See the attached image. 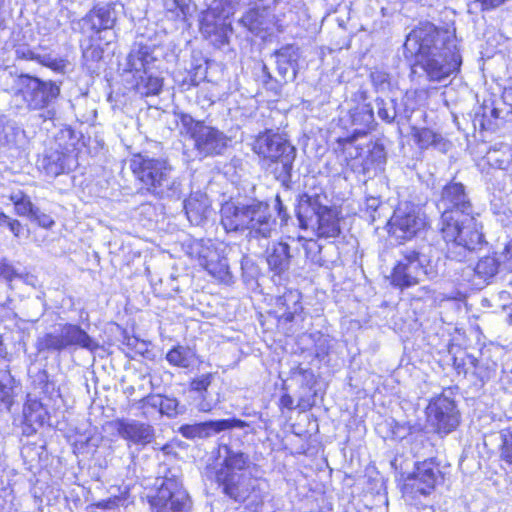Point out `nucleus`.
<instances>
[{"label":"nucleus","mask_w":512,"mask_h":512,"mask_svg":"<svg viewBox=\"0 0 512 512\" xmlns=\"http://www.w3.org/2000/svg\"><path fill=\"white\" fill-rule=\"evenodd\" d=\"M481 4L482 10H492L503 5L507 0H477Z\"/></svg>","instance_id":"nucleus-52"},{"label":"nucleus","mask_w":512,"mask_h":512,"mask_svg":"<svg viewBox=\"0 0 512 512\" xmlns=\"http://www.w3.org/2000/svg\"><path fill=\"white\" fill-rule=\"evenodd\" d=\"M241 22L254 33L267 31L270 29L271 25V21L268 19V11L265 8L250 9L243 15Z\"/></svg>","instance_id":"nucleus-27"},{"label":"nucleus","mask_w":512,"mask_h":512,"mask_svg":"<svg viewBox=\"0 0 512 512\" xmlns=\"http://www.w3.org/2000/svg\"><path fill=\"white\" fill-rule=\"evenodd\" d=\"M316 344V356L324 358L328 354L329 344L328 339L324 335H319Z\"/></svg>","instance_id":"nucleus-51"},{"label":"nucleus","mask_w":512,"mask_h":512,"mask_svg":"<svg viewBox=\"0 0 512 512\" xmlns=\"http://www.w3.org/2000/svg\"><path fill=\"white\" fill-rule=\"evenodd\" d=\"M155 60L149 46L138 45L128 55V67L133 72L135 89L142 96L156 95L162 88V80L152 73Z\"/></svg>","instance_id":"nucleus-10"},{"label":"nucleus","mask_w":512,"mask_h":512,"mask_svg":"<svg viewBox=\"0 0 512 512\" xmlns=\"http://www.w3.org/2000/svg\"><path fill=\"white\" fill-rule=\"evenodd\" d=\"M499 269H501V265L498 256L495 254L494 256L481 258L476 264L475 272L486 280L495 276Z\"/></svg>","instance_id":"nucleus-38"},{"label":"nucleus","mask_w":512,"mask_h":512,"mask_svg":"<svg viewBox=\"0 0 512 512\" xmlns=\"http://www.w3.org/2000/svg\"><path fill=\"white\" fill-rule=\"evenodd\" d=\"M219 456L223 458V462L216 471V481L223 492L238 502H245L253 495L258 498V480L246 473L250 467L249 456L228 445L219 448Z\"/></svg>","instance_id":"nucleus-3"},{"label":"nucleus","mask_w":512,"mask_h":512,"mask_svg":"<svg viewBox=\"0 0 512 512\" xmlns=\"http://www.w3.org/2000/svg\"><path fill=\"white\" fill-rule=\"evenodd\" d=\"M426 225L425 217L418 207L410 202H401L388 221V232L398 240H410Z\"/></svg>","instance_id":"nucleus-11"},{"label":"nucleus","mask_w":512,"mask_h":512,"mask_svg":"<svg viewBox=\"0 0 512 512\" xmlns=\"http://www.w3.org/2000/svg\"><path fill=\"white\" fill-rule=\"evenodd\" d=\"M280 405L283 408L293 409L294 400L289 394H284L280 398Z\"/></svg>","instance_id":"nucleus-55"},{"label":"nucleus","mask_w":512,"mask_h":512,"mask_svg":"<svg viewBox=\"0 0 512 512\" xmlns=\"http://www.w3.org/2000/svg\"><path fill=\"white\" fill-rule=\"evenodd\" d=\"M25 144V131L15 121L0 117V145L21 148Z\"/></svg>","instance_id":"nucleus-24"},{"label":"nucleus","mask_w":512,"mask_h":512,"mask_svg":"<svg viewBox=\"0 0 512 512\" xmlns=\"http://www.w3.org/2000/svg\"><path fill=\"white\" fill-rule=\"evenodd\" d=\"M283 17L284 19L277 18L276 20V24L278 25L279 28H282L284 24H289L296 20L295 12L292 10V8L289 9L288 14L283 15Z\"/></svg>","instance_id":"nucleus-53"},{"label":"nucleus","mask_w":512,"mask_h":512,"mask_svg":"<svg viewBox=\"0 0 512 512\" xmlns=\"http://www.w3.org/2000/svg\"><path fill=\"white\" fill-rule=\"evenodd\" d=\"M220 213L221 225L226 232L247 231L250 239H267L275 229L276 222L265 202H226Z\"/></svg>","instance_id":"nucleus-2"},{"label":"nucleus","mask_w":512,"mask_h":512,"mask_svg":"<svg viewBox=\"0 0 512 512\" xmlns=\"http://www.w3.org/2000/svg\"><path fill=\"white\" fill-rule=\"evenodd\" d=\"M212 374H203L190 383V392L194 393L193 401L195 407L201 412H210L217 404L209 392L212 383Z\"/></svg>","instance_id":"nucleus-21"},{"label":"nucleus","mask_w":512,"mask_h":512,"mask_svg":"<svg viewBox=\"0 0 512 512\" xmlns=\"http://www.w3.org/2000/svg\"><path fill=\"white\" fill-rule=\"evenodd\" d=\"M16 86V95L22 97L29 110H44V119H51L54 116L49 107L60 95V87L55 82L23 74L18 77Z\"/></svg>","instance_id":"nucleus-7"},{"label":"nucleus","mask_w":512,"mask_h":512,"mask_svg":"<svg viewBox=\"0 0 512 512\" xmlns=\"http://www.w3.org/2000/svg\"><path fill=\"white\" fill-rule=\"evenodd\" d=\"M437 274L436 266L427 254L405 249L393 269L391 278L393 285L406 288L418 284L424 277L433 279Z\"/></svg>","instance_id":"nucleus-8"},{"label":"nucleus","mask_w":512,"mask_h":512,"mask_svg":"<svg viewBox=\"0 0 512 512\" xmlns=\"http://www.w3.org/2000/svg\"><path fill=\"white\" fill-rule=\"evenodd\" d=\"M276 64L279 73L285 77L290 68H293L298 59V48L293 45L282 47L276 52Z\"/></svg>","instance_id":"nucleus-30"},{"label":"nucleus","mask_w":512,"mask_h":512,"mask_svg":"<svg viewBox=\"0 0 512 512\" xmlns=\"http://www.w3.org/2000/svg\"><path fill=\"white\" fill-rule=\"evenodd\" d=\"M498 256L501 269L507 272H512V239L505 244L500 252H496Z\"/></svg>","instance_id":"nucleus-45"},{"label":"nucleus","mask_w":512,"mask_h":512,"mask_svg":"<svg viewBox=\"0 0 512 512\" xmlns=\"http://www.w3.org/2000/svg\"><path fill=\"white\" fill-rule=\"evenodd\" d=\"M10 201L14 204L15 212L19 216L31 218L36 206L32 203L30 197L23 191H16L9 196Z\"/></svg>","instance_id":"nucleus-37"},{"label":"nucleus","mask_w":512,"mask_h":512,"mask_svg":"<svg viewBox=\"0 0 512 512\" xmlns=\"http://www.w3.org/2000/svg\"><path fill=\"white\" fill-rule=\"evenodd\" d=\"M298 218L302 226L317 223V233L319 237L334 238L340 234L339 219L335 210L326 206L315 208L311 204H301L298 210Z\"/></svg>","instance_id":"nucleus-13"},{"label":"nucleus","mask_w":512,"mask_h":512,"mask_svg":"<svg viewBox=\"0 0 512 512\" xmlns=\"http://www.w3.org/2000/svg\"><path fill=\"white\" fill-rule=\"evenodd\" d=\"M130 168L145 189L159 198H178L180 182L172 175V166L162 158L135 155Z\"/></svg>","instance_id":"nucleus-4"},{"label":"nucleus","mask_w":512,"mask_h":512,"mask_svg":"<svg viewBox=\"0 0 512 512\" xmlns=\"http://www.w3.org/2000/svg\"><path fill=\"white\" fill-rule=\"evenodd\" d=\"M210 275L220 281H226L229 278L228 261L225 257H218L213 262L203 266Z\"/></svg>","instance_id":"nucleus-41"},{"label":"nucleus","mask_w":512,"mask_h":512,"mask_svg":"<svg viewBox=\"0 0 512 512\" xmlns=\"http://www.w3.org/2000/svg\"><path fill=\"white\" fill-rule=\"evenodd\" d=\"M351 121L354 125L360 126L363 130L368 128L374 121V113L371 105L363 104L352 110Z\"/></svg>","instance_id":"nucleus-40"},{"label":"nucleus","mask_w":512,"mask_h":512,"mask_svg":"<svg viewBox=\"0 0 512 512\" xmlns=\"http://www.w3.org/2000/svg\"><path fill=\"white\" fill-rule=\"evenodd\" d=\"M404 48L415 55V66L424 72L430 82L446 80L457 73L462 64L456 37L431 23L413 29L406 38Z\"/></svg>","instance_id":"nucleus-1"},{"label":"nucleus","mask_w":512,"mask_h":512,"mask_svg":"<svg viewBox=\"0 0 512 512\" xmlns=\"http://www.w3.org/2000/svg\"><path fill=\"white\" fill-rule=\"evenodd\" d=\"M73 156L58 149L49 148L37 160V167L47 176L56 177L71 168Z\"/></svg>","instance_id":"nucleus-20"},{"label":"nucleus","mask_w":512,"mask_h":512,"mask_svg":"<svg viewBox=\"0 0 512 512\" xmlns=\"http://www.w3.org/2000/svg\"><path fill=\"white\" fill-rule=\"evenodd\" d=\"M370 79L373 87L378 92H386L390 90L391 87V79L390 75L382 70L372 71L370 74Z\"/></svg>","instance_id":"nucleus-43"},{"label":"nucleus","mask_w":512,"mask_h":512,"mask_svg":"<svg viewBox=\"0 0 512 512\" xmlns=\"http://www.w3.org/2000/svg\"><path fill=\"white\" fill-rule=\"evenodd\" d=\"M152 512H186L189 497L175 477H165L151 500Z\"/></svg>","instance_id":"nucleus-12"},{"label":"nucleus","mask_w":512,"mask_h":512,"mask_svg":"<svg viewBox=\"0 0 512 512\" xmlns=\"http://www.w3.org/2000/svg\"><path fill=\"white\" fill-rule=\"evenodd\" d=\"M114 24V10L109 6L94 7L77 22L79 31L83 34H97L113 28Z\"/></svg>","instance_id":"nucleus-19"},{"label":"nucleus","mask_w":512,"mask_h":512,"mask_svg":"<svg viewBox=\"0 0 512 512\" xmlns=\"http://www.w3.org/2000/svg\"><path fill=\"white\" fill-rule=\"evenodd\" d=\"M40 412H42V410ZM35 420H42V414H37Z\"/></svg>","instance_id":"nucleus-61"},{"label":"nucleus","mask_w":512,"mask_h":512,"mask_svg":"<svg viewBox=\"0 0 512 512\" xmlns=\"http://www.w3.org/2000/svg\"><path fill=\"white\" fill-rule=\"evenodd\" d=\"M427 416L438 434L447 435L459 425V412L454 401L447 397L434 399L427 407Z\"/></svg>","instance_id":"nucleus-14"},{"label":"nucleus","mask_w":512,"mask_h":512,"mask_svg":"<svg viewBox=\"0 0 512 512\" xmlns=\"http://www.w3.org/2000/svg\"><path fill=\"white\" fill-rule=\"evenodd\" d=\"M177 117L180 134L192 144L190 153L188 149L185 152L188 157L203 159L220 155L226 149L228 138L219 129L195 120L189 114L180 113Z\"/></svg>","instance_id":"nucleus-5"},{"label":"nucleus","mask_w":512,"mask_h":512,"mask_svg":"<svg viewBox=\"0 0 512 512\" xmlns=\"http://www.w3.org/2000/svg\"><path fill=\"white\" fill-rule=\"evenodd\" d=\"M2 353H3V350H0V356L2 355Z\"/></svg>","instance_id":"nucleus-63"},{"label":"nucleus","mask_w":512,"mask_h":512,"mask_svg":"<svg viewBox=\"0 0 512 512\" xmlns=\"http://www.w3.org/2000/svg\"><path fill=\"white\" fill-rule=\"evenodd\" d=\"M30 220L36 222L39 226L46 228V229L51 228L55 223L50 215L42 212L37 207H36L35 211L33 212Z\"/></svg>","instance_id":"nucleus-48"},{"label":"nucleus","mask_w":512,"mask_h":512,"mask_svg":"<svg viewBox=\"0 0 512 512\" xmlns=\"http://www.w3.org/2000/svg\"><path fill=\"white\" fill-rule=\"evenodd\" d=\"M115 428L121 438L135 445L146 446L153 441L155 436L153 426L135 419H117Z\"/></svg>","instance_id":"nucleus-17"},{"label":"nucleus","mask_w":512,"mask_h":512,"mask_svg":"<svg viewBox=\"0 0 512 512\" xmlns=\"http://www.w3.org/2000/svg\"><path fill=\"white\" fill-rule=\"evenodd\" d=\"M252 150L264 164L281 166L280 174L289 175L295 160V148L279 133L266 130L260 133L252 144Z\"/></svg>","instance_id":"nucleus-9"},{"label":"nucleus","mask_w":512,"mask_h":512,"mask_svg":"<svg viewBox=\"0 0 512 512\" xmlns=\"http://www.w3.org/2000/svg\"><path fill=\"white\" fill-rule=\"evenodd\" d=\"M33 407V409L41 408V405L37 402L33 403L28 408L24 409V415L28 421H34L32 413L29 412V410Z\"/></svg>","instance_id":"nucleus-58"},{"label":"nucleus","mask_w":512,"mask_h":512,"mask_svg":"<svg viewBox=\"0 0 512 512\" xmlns=\"http://www.w3.org/2000/svg\"><path fill=\"white\" fill-rule=\"evenodd\" d=\"M438 209L443 212H455L457 215L472 213V204L461 183L446 185L438 202Z\"/></svg>","instance_id":"nucleus-18"},{"label":"nucleus","mask_w":512,"mask_h":512,"mask_svg":"<svg viewBox=\"0 0 512 512\" xmlns=\"http://www.w3.org/2000/svg\"><path fill=\"white\" fill-rule=\"evenodd\" d=\"M240 1L241 0H214L210 7V11L206 13L203 19L202 30L205 33H210L212 31L208 24V17L211 14H217L218 16L226 18L233 13L235 6L238 5Z\"/></svg>","instance_id":"nucleus-29"},{"label":"nucleus","mask_w":512,"mask_h":512,"mask_svg":"<svg viewBox=\"0 0 512 512\" xmlns=\"http://www.w3.org/2000/svg\"><path fill=\"white\" fill-rule=\"evenodd\" d=\"M413 137L418 146L422 149L430 146L444 148L446 145L440 134L428 128L414 129Z\"/></svg>","instance_id":"nucleus-33"},{"label":"nucleus","mask_w":512,"mask_h":512,"mask_svg":"<svg viewBox=\"0 0 512 512\" xmlns=\"http://www.w3.org/2000/svg\"><path fill=\"white\" fill-rule=\"evenodd\" d=\"M36 348L39 352L64 350L65 348L59 328L55 329L53 332L46 333L43 336L38 337L36 341Z\"/></svg>","instance_id":"nucleus-36"},{"label":"nucleus","mask_w":512,"mask_h":512,"mask_svg":"<svg viewBox=\"0 0 512 512\" xmlns=\"http://www.w3.org/2000/svg\"><path fill=\"white\" fill-rule=\"evenodd\" d=\"M22 278V274L18 273L6 258H0V279L5 280L6 282H12L14 279Z\"/></svg>","instance_id":"nucleus-44"},{"label":"nucleus","mask_w":512,"mask_h":512,"mask_svg":"<svg viewBox=\"0 0 512 512\" xmlns=\"http://www.w3.org/2000/svg\"><path fill=\"white\" fill-rule=\"evenodd\" d=\"M0 227H7L15 237H19L22 231V224L3 212H0Z\"/></svg>","instance_id":"nucleus-46"},{"label":"nucleus","mask_w":512,"mask_h":512,"mask_svg":"<svg viewBox=\"0 0 512 512\" xmlns=\"http://www.w3.org/2000/svg\"><path fill=\"white\" fill-rule=\"evenodd\" d=\"M246 426L247 423L241 419H221L182 425L179 428V432L187 439H202L222 431L231 430L233 428L242 429Z\"/></svg>","instance_id":"nucleus-16"},{"label":"nucleus","mask_w":512,"mask_h":512,"mask_svg":"<svg viewBox=\"0 0 512 512\" xmlns=\"http://www.w3.org/2000/svg\"><path fill=\"white\" fill-rule=\"evenodd\" d=\"M512 114V89H504L502 95L489 106L484 105V117H492L494 119L505 118Z\"/></svg>","instance_id":"nucleus-26"},{"label":"nucleus","mask_w":512,"mask_h":512,"mask_svg":"<svg viewBox=\"0 0 512 512\" xmlns=\"http://www.w3.org/2000/svg\"><path fill=\"white\" fill-rule=\"evenodd\" d=\"M166 359L173 366L189 368L194 363L195 353L189 347L176 346L167 353Z\"/></svg>","instance_id":"nucleus-31"},{"label":"nucleus","mask_w":512,"mask_h":512,"mask_svg":"<svg viewBox=\"0 0 512 512\" xmlns=\"http://www.w3.org/2000/svg\"><path fill=\"white\" fill-rule=\"evenodd\" d=\"M83 58L87 61H98L102 58L103 51L96 45L89 43L82 46Z\"/></svg>","instance_id":"nucleus-49"},{"label":"nucleus","mask_w":512,"mask_h":512,"mask_svg":"<svg viewBox=\"0 0 512 512\" xmlns=\"http://www.w3.org/2000/svg\"><path fill=\"white\" fill-rule=\"evenodd\" d=\"M281 1L282 0H274L276 5H279ZM286 4L292 6V8L297 9V8H299L301 6V1L300 0H287Z\"/></svg>","instance_id":"nucleus-59"},{"label":"nucleus","mask_w":512,"mask_h":512,"mask_svg":"<svg viewBox=\"0 0 512 512\" xmlns=\"http://www.w3.org/2000/svg\"><path fill=\"white\" fill-rule=\"evenodd\" d=\"M192 254L197 256L199 264L202 267L220 257V254L211 240L196 242L192 246Z\"/></svg>","instance_id":"nucleus-34"},{"label":"nucleus","mask_w":512,"mask_h":512,"mask_svg":"<svg viewBox=\"0 0 512 512\" xmlns=\"http://www.w3.org/2000/svg\"><path fill=\"white\" fill-rule=\"evenodd\" d=\"M418 293H419V295H418L419 299H429V298L433 297V292L431 291V289L429 287L420 288Z\"/></svg>","instance_id":"nucleus-57"},{"label":"nucleus","mask_w":512,"mask_h":512,"mask_svg":"<svg viewBox=\"0 0 512 512\" xmlns=\"http://www.w3.org/2000/svg\"><path fill=\"white\" fill-rule=\"evenodd\" d=\"M370 157L373 161H377L378 164H382L385 161L384 151L380 147H374L370 152Z\"/></svg>","instance_id":"nucleus-54"},{"label":"nucleus","mask_w":512,"mask_h":512,"mask_svg":"<svg viewBox=\"0 0 512 512\" xmlns=\"http://www.w3.org/2000/svg\"><path fill=\"white\" fill-rule=\"evenodd\" d=\"M440 232L448 245L463 251L477 250L485 243L482 225L472 213L457 215L455 212H443Z\"/></svg>","instance_id":"nucleus-6"},{"label":"nucleus","mask_w":512,"mask_h":512,"mask_svg":"<svg viewBox=\"0 0 512 512\" xmlns=\"http://www.w3.org/2000/svg\"><path fill=\"white\" fill-rule=\"evenodd\" d=\"M376 107L379 118L386 121L387 123H392L396 118L397 113L395 103L393 100L386 102L381 98H377Z\"/></svg>","instance_id":"nucleus-42"},{"label":"nucleus","mask_w":512,"mask_h":512,"mask_svg":"<svg viewBox=\"0 0 512 512\" xmlns=\"http://www.w3.org/2000/svg\"><path fill=\"white\" fill-rule=\"evenodd\" d=\"M440 477L438 466L432 460H425L416 465L415 471L407 477L404 488L411 493L428 495Z\"/></svg>","instance_id":"nucleus-15"},{"label":"nucleus","mask_w":512,"mask_h":512,"mask_svg":"<svg viewBox=\"0 0 512 512\" xmlns=\"http://www.w3.org/2000/svg\"><path fill=\"white\" fill-rule=\"evenodd\" d=\"M210 207L211 205L207 195L201 192L192 193L184 202L187 218L194 225H199L208 217Z\"/></svg>","instance_id":"nucleus-22"},{"label":"nucleus","mask_w":512,"mask_h":512,"mask_svg":"<svg viewBox=\"0 0 512 512\" xmlns=\"http://www.w3.org/2000/svg\"><path fill=\"white\" fill-rule=\"evenodd\" d=\"M509 380L512 383V368H511V371H510V378H509Z\"/></svg>","instance_id":"nucleus-62"},{"label":"nucleus","mask_w":512,"mask_h":512,"mask_svg":"<svg viewBox=\"0 0 512 512\" xmlns=\"http://www.w3.org/2000/svg\"><path fill=\"white\" fill-rule=\"evenodd\" d=\"M59 331L61 333L65 349L70 346H80L82 348L93 350L97 347L96 343L90 338V336L78 325H60Z\"/></svg>","instance_id":"nucleus-23"},{"label":"nucleus","mask_w":512,"mask_h":512,"mask_svg":"<svg viewBox=\"0 0 512 512\" xmlns=\"http://www.w3.org/2000/svg\"><path fill=\"white\" fill-rule=\"evenodd\" d=\"M300 293L297 291H289L285 293L283 297L280 298L282 305L286 306L285 312H283L282 317L286 321H293L296 314H298L302 310V306L299 302Z\"/></svg>","instance_id":"nucleus-39"},{"label":"nucleus","mask_w":512,"mask_h":512,"mask_svg":"<svg viewBox=\"0 0 512 512\" xmlns=\"http://www.w3.org/2000/svg\"><path fill=\"white\" fill-rule=\"evenodd\" d=\"M290 248L287 243H274L268 250L267 263L271 270L280 274L290 266Z\"/></svg>","instance_id":"nucleus-25"},{"label":"nucleus","mask_w":512,"mask_h":512,"mask_svg":"<svg viewBox=\"0 0 512 512\" xmlns=\"http://www.w3.org/2000/svg\"><path fill=\"white\" fill-rule=\"evenodd\" d=\"M501 457L504 461L512 464V432L502 434Z\"/></svg>","instance_id":"nucleus-47"},{"label":"nucleus","mask_w":512,"mask_h":512,"mask_svg":"<svg viewBox=\"0 0 512 512\" xmlns=\"http://www.w3.org/2000/svg\"><path fill=\"white\" fill-rule=\"evenodd\" d=\"M145 403L153 408H158L161 414L168 417H174L179 413V402L175 398L154 395L147 397Z\"/></svg>","instance_id":"nucleus-32"},{"label":"nucleus","mask_w":512,"mask_h":512,"mask_svg":"<svg viewBox=\"0 0 512 512\" xmlns=\"http://www.w3.org/2000/svg\"><path fill=\"white\" fill-rule=\"evenodd\" d=\"M175 5L180 9L183 16H186L190 12V6L186 3V0H175Z\"/></svg>","instance_id":"nucleus-56"},{"label":"nucleus","mask_w":512,"mask_h":512,"mask_svg":"<svg viewBox=\"0 0 512 512\" xmlns=\"http://www.w3.org/2000/svg\"><path fill=\"white\" fill-rule=\"evenodd\" d=\"M378 206V200L377 199H370L368 200V207L376 210V207Z\"/></svg>","instance_id":"nucleus-60"},{"label":"nucleus","mask_w":512,"mask_h":512,"mask_svg":"<svg viewBox=\"0 0 512 512\" xmlns=\"http://www.w3.org/2000/svg\"><path fill=\"white\" fill-rule=\"evenodd\" d=\"M486 158L491 166L506 169L512 162V145L502 142L496 143L489 149Z\"/></svg>","instance_id":"nucleus-28"},{"label":"nucleus","mask_w":512,"mask_h":512,"mask_svg":"<svg viewBox=\"0 0 512 512\" xmlns=\"http://www.w3.org/2000/svg\"><path fill=\"white\" fill-rule=\"evenodd\" d=\"M17 59L22 60H38L39 56L36 55L28 46L19 45L15 49Z\"/></svg>","instance_id":"nucleus-50"},{"label":"nucleus","mask_w":512,"mask_h":512,"mask_svg":"<svg viewBox=\"0 0 512 512\" xmlns=\"http://www.w3.org/2000/svg\"><path fill=\"white\" fill-rule=\"evenodd\" d=\"M15 380L6 369L0 370V405L9 409L14 396Z\"/></svg>","instance_id":"nucleus-35"}]
</instances>
